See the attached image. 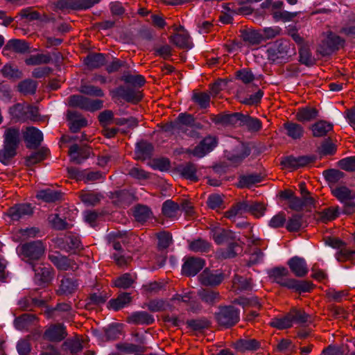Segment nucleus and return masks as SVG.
Masks as SVG:
<instances>
[{"mask_svg": "<svg viewBox=\"0 0 355 355\" xmlns=\"http://www.w3.org/2000/svg\"><path fill=\"white\" fill-rule=\"evenodd\" d=\"M78 90L83 95H71L68 98V105L69 107H77L82 110L90 112H94L103 108V100L98 98L92 99L87 97H103L105 96V93L101 88L82 81Z\"/></svg>", "mask_w": 355, "mask_h": 355, "instance_id": "1", "label": "nucleus"}, {"mask_svg": "<svg viewBox=\"0 0 355 355\" xmlns=\"http://www.w3.org/2000/svg\"><path fill=\"white\" fill-rule=\"evenodd\" d=\"M268 274L272 282L298 295L311 293L315 288L311 281L288 277L289 270L284 266L274 267Z\"/></svg>", "mask_w": 355, "mask_h": 355, "instance_id": "2", "label": "nucleus"}, {"mask_svg": "<svg viewBox=\"0 0 355 355\" xmlns=\"http://www.w3.org/2000/svg\"><path fill=\"white\" fill-rule=\"evenodd\" d=\"M120 80L132 87L120 85L110 91V95L113 99L122 98L128 103H137L141 100L142 96L133 87H141L146 83L144 76L132 75L124 72Z\"/></svg>", "mask_w": 355, "mask_h": 355, "instance_id": "3", "label": "nucleus"}, {"mask_svg": "<svg viewBox=\"0 0 355 355\" xmlns=\"http://www.w3.org/2000/svg\"><path fill=\"white\" fill-rule=\"evenodd\" d=\"M3 148L0 149V162L4 166H9L17 155V149L21 141L19 128H7L3 135Z\"/></svg>", "mask_w": 355, "mask_h": 355, "instance_id": "4", "label": "nucleus"}, {"mask_svg": "<svg viewBox=\"0 0 355 355\" xmlns=\"http://www.w3.org/2000/svg\"><path fill=\"white\" fill-rule=\"evenodd\" d=\"M296 53L295 45L283 39L276 40L266 50L268 60L273 63L286 62Z\"/></svg>", "mask_w": 355, "mask_h": 355, "instance_id": "5", "label": "nucleus"}, {"mask_svg": "<svg viewBox=\"0 0 355 355\" xmlns=\"http://www.w3.org/2000/svg\"><path fill=\"white\" fill-rule=\"evenodd\" d=\"M19 254L27 259L26 261L33 266V261L39 260L45 252V245L41 240L26 242L17 248Z\"/></svg>", "mask_w": 355, "mask_h": 355, "instance_id": "6", "label": "nucleus"}, {"mask_svg": "<svg viewBox=\"0 0 355 355\" xmlns=\"http://www.w3.org/2000/svg\"><path fill=\"white\" fill-rule=\"evenodd\" d=\"M214 318L219 326L229 329L239 322L240 310L232 305L220 306Z\"/></svg>", "mask_w": 355, "mask_h": 355, "instance_id": "7", "label": "nucleus"}, {"mask_svg": "<svg viewBox=\"0 0 355 355\" xmlns=\"http://www.w3.org/2000/svg\"><path fill=\"white\" fill-rule=\"evenodd\" d=\"M317 157L315 155H305L298 157L290 155L281 157L280 165L284 168L295 171L305 167L311 163H314Z\"/></svg>", "mask_w": 355, "mask_h": 355, "instance_id": "8", "label": "nucleus"}, {"mask_svg": "<svg viewBox=\"0 0 355 355\" xmlns=\"http://www.w3.org/2000/svg\"><path fill=\"white\" fill-rule=\"evenodd\" d=\"M34 207L31 203H17L9 207L4 215L8 217L12 222L19 221L33 214Z\"/></svg>", "mask_w": 355, "mask_h": 355, "instance_id": "9", "label": "nucleus"}, {"mask_svg": "<svg viewBox=\"0 0 355 355\" xmlns=\"http://www.w3.org/2000/svg\"><path fill=\"white\" fill-rule=\"evenodd\" d=\"M345 42L339 35L330 32L320 44L318 51L322 56H329L339 50Z\"/></svg>", "mask_w": 355, "mask_h": 355, "instance_id": "10", "label": "nucleus"}, {"mask_svg": "<svg viewBox=\"0 0 355 355\" xmlns=\"http://www.w3.org/2000/svg\"><path fill=\"white\" fill-rule=\"evenodd\" d=\"M182 274L187 277L196 276L205 266V260L198 257H184Z\"/></svg>", "mask_w": 355, "mask_h": 355, "instance_id": "11", "label": "nucleus"}, {"mask_svg": "<svg viewBox=\"0 0 355 355\" xmlns=\"http://www.w3.org/2000/svg\"><path fill=\"white\" fill-rule=\"evenodd\" d=\"M23 139L28 149H37L43 141L44 135L37 128L29 126L23 132Z\"/></svg>", "mask_w": 355, "mask_h": 355, "instance_id": "12", "label": "nucleus"}, {"mask_svg": "<svg viewBox=\"0 0 355 355\" xmlns=\"http://www.w3.org/2000/svg\"><path fill=\"white\" fill-rule=\"evenodd\" d=\"M67 327L63 323L50 324L44 331V338L53 343H59L67 336Z\"/></svg>", "mask_w": 355, "mask_h": 355, "instance_id": "13", "label": "nucleus"}, {"mask_svg": "<svg viewBox=\"0 0 355 355\" xmlns=\"http://www.w3.org/2000/svg\"><path fill=\"white\" fill-rule=\"evenodd\" d=\"M200 284L205 286H216L222 283L225 274L219 270L205 268L198 277Z\"/></svg>", "mask_w": 355, "mask_h": 355, "instance_id": "14", "label": "nucleus"}, {"mask_svg": "<svg viewBox=\"0 0 355 355\" xmlns=\"http://www.w3.org/2000/svg\"><path fill=\"white\" fill-rule=\"evenodd\" d=\"M287 265L295 277L303 278L309 273L308 264L304 257L293 256L287 261Z\"/></svg>", "mask_w": 355, "mask_h": 355, "instance_id": "15", "label": "nucleus"}, {"mask_svg": "<svg viewBox=\"0 0 355 355\" xmlns=\"http://www.w3.org/2000/svg\"><path fill=\"white\" fill-rule=\"evenodd\" d=\"M218 144V138L211 135H208L195 146V153L198 155V158H202L212 152Z\"/></svg>", "mask_w": 355, "mask_h": 355, "instance_id": "16", "label": "nucleus"}, {"mask_svg": "<svg viewBox=\"0 0 355 355\" xmlns=\"http://www.w3.org/2000/svg\"><path fill=\"white\" fill-rule=\"evenodd\" d=\"M210 234L217 245H222L224 243L236 239L235 232L218 226L212 227L210 230Z\"/></svg>", "mask_w": 355, "mask_h": 355, "instance_id": "17", "label": "nucleus"}, {"mask_svg": "<svg viewBox=\"0 0 355 355\" xmlns=\"http://www.w3.org/2000/svg\"><path fill=\"white\" fill-rule=\"evenodd\" d=\"M83 63L89 70L99 69L107 64L106 55L90 52L84 58Z\"/></svg>", "mask_w": 355, "mask_h": 355, "instance_id": "18", "label": "nucleus"}, {"mask_svg": "<svg viewBox=\"0 0 355 355\" xmlns=\"http://www.w3.org/2000/svg\"><path fill=\"white\" fill-rule=\"evenodd\" d=\"M33 270L35 272L34 282L40 286H45L51 281L53 274L49 268L38 266L33 264Z\"/></svg>", "mask_w": 355, "mask_h": 355, "instance_id": "19", "label": "nucleus"}, {"mask_svg": "<svg viewBox=\"0 0 355 355\" xmlns=\"http://www.w3.org/2000/svg\"><path fill=\"white\" fill-rule=\"evenodd\" d=\"M127 322L137 325H150L155 322L154 316L145 311L132 312L127 318Z\"/></svg>", "mask_w": 355, "mask_h": 355, "instance_id": "20", "label": "nucleus"}, {"mask_svg": "<svg viewBox=\"0 0 355 355\" xmlns=\"http://www.w3.org/2000/svg\"><path fill=\"white\" fill-rule=\"evenodd\" d=\"M78 286L79 283L78 279L64 276L60 280L57 294L58 295H71L78 290Z\"/></svg>", "mask_w": 355, "mask_h": 355, "instance_id": "21", "label": "nucleus"}, {"mask_svg": "<svg viewBox=\"0 0 355 355\" xmlns=\"http://www.w3.org/2000/svg\"><path fill=\"white\" fill-rule=\"evenodd\" d=\"M70 161L77 164H81L89 157L90 150L86 148H80L78 144L71 145L69 150Z\"/></svg>", "mask_w": 355, "mask_h": 355, "instance_id": "22", "label": "nucleus"}, {"mask_svg": "<svg viewBox=\"0 0 355 355\" xmlns=\"http://www.w3.org/2000/svg\"><path fill=\"white\" fill-rule=\"evenodd\" d=\"M132 297L130 293H121L116 298H112L108 302L107 308L110 310L118 311L128 306L132 302Z\"/></svg>", "mask_w": 355, "mask_h": 355, "instance_id": "23", "label": "nucleus"}, {"mask_svg": "<svg viewBox=\"0 0 355 355\" xmlns=\"http://www.w3.org/2000/svg\"><path fill=\"white\" fill-rule=\"evenodd\" d=\"M80 113L77 111H67V118L70 121L69 130L71 132L76 133L82 128L87 125V120L83 117L80 118Z\"/></svg>", "mask_w": 355, "mask_h": 355, "instance_id": "24", "label": "nucleus"}, {"mask_svg": "<svg viewBox=\"0 0 355 355\" xmlns=\"http://www.w3.org/2000/svg\"><path fill=\"white\" fill-rule=\"evenodd\" d=\"M263 176L261 173H250L247 175H241L239 176L236 186L238 188L250 189L254 184L260 183L263 181Z\"/></svg>", "mask_w": 355, "mask_h": 355, "instance_id": "25", "label": "nucleus"}, {"mask_svg": "<svg viewBox=\"0 0 355 355\" xmlns=\"http://www.w3.org/2000/svg\"><path fill=\"white\" fill-rule=\"evenodd\" d=\"M319 116V111L313 107L304 106L297 110L296 119L302 123L316 119Z\"/></svg>", "mask_w": 355, "mask_h": 355, "instance_id": "26", "label": "nucleus"}, {"mask_svg": "<svg viewBox=\"0 0 355 355\" xmlns=\"http://www.w3.org/2000/svg\"><path fill=\"white\" fill-rule=\"evenodd\" d=\"M309 128L314 137H323L333 130L334 124L325 120H319L313 123Z\"/></svg>", "mask_w": 355, "mask_h": 355, "instance_id": "27", "label": "nucleus"}, {"mask_svg": "<svg viewBox=\"0 0 355 355\" xmlns=\"http://www.w3.org/2000/svg\"><path fill=\"white\" fill-rule=\"evenodd\" d=\"M61 248L67 252L76 253L83 249L81 241L78 236L70 234L67 236L62 243Z\"/></svg>", "mask_w": 355, "mask_h": 355, "instance_id": "28", "label": "nucleus"}, {"mask_svg": "<svg viewBox=\"0 0 355 355\" xmlns=\"http://www.w3.org/2000/svg\"><path fill=\"white\" fill-rule=\"evenodd\" d=\"M49 149L47 147L42 146L35 151L31 153L30 155L24 157V164L26 166H32L44 160L49 153Z\"/></svg>", "mask_w": 355, "mask_h": 355, "instance_id": "29", "label": "nucleus"}, {"mask_svg": "<svg viewBox=\"0 0 355 355\" xmlns=\"http://www.w3.org/2000/svg\"><path fill=\"white\" fill-rule=\"evenodd\" d=\"M133 216L137 222L144 224L153 218V213L148 206L138 204L134 207Z\"/></svg>", "mask_w": 355, "mask_h": 355, "instance_id": "30", "label": "nucleus"}, {"mask_svg": "<svg viewBox=\"0 0 355 355\" xmlns=\"http://www.w3.org/2000/svg\"><path fill=\"white\" fill-rule=\"evenodd\" d=\"M37 317L35 314L24 313L16 317L13 321L14 327L19 331L28 330V329L34 324Z\"/></svg>", "mask_w": 355, "mask_h": 355, "instance_id": "31", "label": "nucleus"}, {"mask_svg": "<svg viewBox=\"0 0 355 355\" xmlns=\"http://www.w3.org/2000/svg\"><path fill=\"white\" fill-rule=\"evenodd\" d=\"M239 126H245L249 132H257L261 130L262 122L258 118L242 113Z\"/></svg>", "mask_w": 355, "mask_h": 355, "instance_id": "32", "label": "nucleus"}, {"mask_svg": "<svg viewBox=\"0 0 355 355\" xmlns=\"http://www.w3.org/2000/svg\"><path fill=\"white\" fill-rule=\"evenodd\" d=\"M261 347V343L257 340L252 339H239L234 343V348L240 352H254Z\"/></svg>", "mask_w": 355, "mask_h": 355, "instance_id": "33", "label": "nucleus"}, {"mask_svg": "<svg viewBox=\"0 0 355 355\" xmlns=\"http://www.w3.org/2000/svg\"><path fill=\"white\" fill-rule=\"evenodd\" d=\"M283 126L286 135L293 140H298L303 137L304 128L302 125L293 121H287L284 123Z\"/></svg>", "mask_w": 355, "mask_h": 355, "instance_id": "34", "label": "nucleus"}, {"mask_svg": "<svg viewBox=\"0 0 355 355\" xmlns=\"http://www.w3.org/2000/svg\"><path fill=\"white\" fill-rule=\"evenodd\" d=\"M19 308L23 311H33L35 307H44L46 301L37 297H25L18 302Z\"/></svg>", "mask_w": 355, "mask_h": 355, "instance_id": "35", "label": "nucleus"}, {"mask_svg": "<svg viewBox=\"0 0 355 355\" xmlns=\"http://www.w3.org/2000/svg\"><path fill=\"white\" fill-rule=\"evenodd\" d=\"M178 171L181 176L187 180L193 182H198V177L196 175V165L191 162H187L185 164H181L178 166Z\"/></svg>", "mask_w": 355, "mask_h": 355, "instance_id": "36", "label": "nucleus"}, {"mask_svg": "<svg viewBox=\"0 0 355 355\" xmlns=\"http://www.w3.org/2000/svg\"><path fill=\"white\" fill-rule=\"evenodd\" d=\"M35 197L45 202H55L62 198V192L48 188L38 191Z\"/></svg>", "mask_w": 355, "mask_h": 355, "instance_id": "37", "label": "nucleus"}, {"mask_svg": "<svg viewBox=\"0 0 355 355\" xmlns=\"http://www.w3.org/2000/svg\"><path fill=\"white\" fill-rule=\"evenodd\" d=\"M304 214H293L286 222V229L290 232H297L304 227Z\"/></svg>", "mask_w": 355, "mask_h": 355, "instance_id": "38", "label": "nucleus"}, {"mask_svg": "<svg viewBox=\"0 0 355 355\" xmlns=\"http://www.w3.org/2000/svg\"><path fill=\"white\" fill-rule=\"evenodd\" d=\"M298 62L307 67H313L315 63V59L311 51L310 44L298 48Z\"/></svg>", "mask_w": 355, "mask_h": 355, "instance_id": "39", "label": "nucleus"}, {"mask_svg": "<svg viewBox=\"0 0 355 355\" xmlns=\"http://www.w3.org/2000/svg\"><path fill=\"white\" fill-rule=\"evenodd\" d=\"M8 113L12 119L15 121L25 122L27 121L26 105L24 103H17L10 107Z\"/></svg>", "mask_w": 355, "mask_h": 355, "instance_id": "40", "label": "nucleus"}, {"mask_svg": "<svg viewBox=\"0 0 355 355\" xmlns=\"http://www.w3.org/2000/svg\"><path fill=\"white\" fill-rule=\"evenodd\" d=\"M250 201L243 200L234 205L229 210L226 211V217L232 219L239 214L250 213Z\"/></svg>", "mask_w": 355, "mask_h": 355, "instance_id": "41", "label": "nucleus"}, {"mask_svg": "<svg viewBox=\"0 0 355 355\" xmlns=\"http://www.w3.org/2000/svg\"><path fill=\"white\" fill-rule=\"evenodd\" d=\"M37 83L31 78H26L19 83L17 85V91L21 94L34 95L37 89Z\"/></svg>", "mask_w": 355, "mask_h": 355, "instance_id": "42", "label": "nucleus"}, {"mask_svg": "<svg viewBox=\"0 0 355 355\" xmlns=\"http://www.w3.org/2000/svg\"><path fill=\"white\" fill-rule=\"evenodd\" d=\"M44 314L48 319H54L56 317V312H69L71 310V305L69 303H58L55 306H50L46 304L44 306Z\"/></svg>", "mask_w": 355, "mask_h": 355, "instance_id": "43", "label": "nucleus"}, {"mask_svg": "<svg viewBox=\"0 0 355 355\" xmlns=\"http://www.w3.org/2000/svg\"><path fill=\"white\" fill-rule=\"evenodd\" d=\"M104 336L106 340L117 339L122 332V324L112 322L103 327Z\"/></svg>", "mask_w": 355, "mask_h": 355, "instance_id": "44", "label": "nucleus"}, {"mask_svg": "<svg viewBox=\"0 0 355 355\" xmlns=\"http://www.w3.org/2000/svg\"><path fill=\"white\" fill-rule=\"evenodd\" d=\"M242 40L251 45H257L263 42L261 33L255 30H244L241 32Z\"/></svg>", "mask_w": 355, "mask_h": 355, "instance_id": "45", "label": "nucleus"}, {"mask_svg": "<svg viewBox=\"0 0 355 355\" xmlns=\"http://www.w3.org/2000/svg\"><path fill=\"white\" fill-rule=\"evenodd\" d=\"M191 101L198 105L201 110L207 109L210 106L211 96L206 92H193Z\"/></svg>", "mask_w": 355, "mask_h": 355, "instance_id": "46", "label": "nucleus"}, {"mask_svg": "<svg viewBox=\"0 0 355 355\" xmlns=\"http://www.w3.org/2000/svg\"><path fill=\"white\" fill-rule=\"evenodd\" d=\"M186 324L189 329L194 331H201L211 326V322L205 317L188 320Z\"/></svg>", "mask_w": 355, "mask_h": 355, "instance_id": "47", "label": "nucleus"}, {"mask_svg": "<svg viewBox=\"0 0 355 355\" xmlns=\"http://www.w3.org/2000/svg\"><path fill=\"white\" fill-rule=\"evenodd\" d=\"M227 243L226 248L220 249L218 251V256L224 259L236 257L238 254V250L241 249L239 243L235 241H230Z\"/></svg>", "mask_w": 355, "mask_h": 355, "instance_id": "48", "label": "nucleus"}, {"mask_svg": "<svg viewBox=\"0 0 355 355\" xmlns=\"http://www.w3.org/2000/svg\"><path fill=\"white\" fill-rule=\"evenodd\" d=\"M109 297L107 293L103 291L100 293H92L87 298L86 308L89 309L92 306H101L104 304Z\"/></svg>", "mask_w": 355, "mask_h": 355, "instance_id": "49", "label": "nucleus"}, {"mask_svg": "<svg viewBox=\"0 0 355 355\" xmlns=\"http://www.w3.org/2000/svg\"><path fill=\"white\" fill-rule=\"evenodd\" d=\"M332 193L341 203L348 200H355V193L345 186L336 187L332 191Z\"/></svg>", "mask_w": 355, "mask_h": 355, "instance_id": "50", "label": "nucleus"}, {"mask_svg": "<svg viewBox=\"0 0 355 355\" xmlns=\"http://www.w3.org/2000/svg\"><path fill=\"white\" fill-rule=\"evenodd\" d=\"M337 150V146L331 142V139L329 137L324 139L318 148V153L320 157L334 155Z\"/></svg>", "mask_w": 355, "mask_h": 355, "instance_id": "51", "label": "nucleus"}, {"mask_svg": "<svg viewBox=\"0 0 355 355\" xmlns=\"http://www.w3.org/2000/svg\"><path fill=\"white\" fill-rule=\"evenodd\" d=\"M116 348L121 352L132 354L135 353H143L145 347L139 345L128 343H119L116 345Z\"/></svg>", "mask_w": 355, "mask_h": 355, "instance_id": "52", "label": "nucleus"}, {"mask_svg": "<svg viewBox=\"0 0 355 355\" xmlns=\"http://www.w3.org/2000/svg\"><path fill=\"white\" fill-rule=\"evenodd\" d=\"M153 151V145L147 141L141 140L135 145V153L143 155L144 158H150Z\"/></svg>", "mask_w": 355, "mask_h": 355, "instance_id": "53", "label": "nucleus"}, {"mask_svg": "<svg viewBox=\"0 0 355 355\" xmlns=\"http://www.w3.org/2000/svg\"><path fill=\"white\" fill-rule=\"evenodd\" d=\"M81 201L87 206L94 207L104 198L101 193H84L80 196Z\"/></svg>", "mask_w": 355, "mask_h": 355, "instance_id": "54", "label": "nucleus"}, {"mask_svg": "<svg viewBox=\"0 0 355 355\" xmlns=\"http://www.w3.org/2000/svg\"><path fill=\"white\" fill-rule=\"evenodd\" d=\"M1 71L3 76L8 79L17 80L23 76L22 71L11 64H6L1 69Z\"/></svg>", "mask_w": 355, "mask_h": 355, "instance_id": "55", "label": "nucleus"}, {"mask_svg": "<svg viewBox=\"0 0 355 355\" xmlns=\"http://www.w3.org/2000/svg\"><path fill=\"white\" fill-rule=\"evenodd\" d=\"M189 250L194 252H208L211 244L202 239H195L189 243Z\"/></svg>", "mask_w": 355, "mask_h": 355, "instance_id": "56", "label": "nucleus"}, {"mask_svg": "<svg viewBox=\"0 0 355 355\" xmlns=\"http://www.w3.org/2000/svg\"><path fill=\"white\" fill-rule=\"evenodd\" d=\"M6 48L12 49L15 52L19 53H25L29 50L28 43L25 40L18 39L10 40L8 42Z\"/></svg>", "mask_w": 355, "mask_h": 355, "instance_id": "57", "label": "nucleus"}, {"mask_svg": "<svg viewBox=\"0 0 355 355\" xmlns=\"http://www.w3.org/2000/svg\"><path fill=\"white\" fill-rule=\"evenodd\" d=\"M322 176L327 182L336 184L345 177V173L338 169L329 168L323 171Z\"/></svg>", "mask_w": 355, "mask_h": 355, "instance_id": "58", "label": "nucleus"}, {"mask_svg": "<svg viewBox=\"0 0 355 355\" xmlns=\"http://www.w3.org/2000/svg\"><path fill=\"white\" fill-rule=\"evenodd\" d=\"M298 12H289L287 10L273 11L271 15L275 22L283 21L288 22L293 20L298 15Z\"/></svg>", "mask_w": 355, "mask_h": 355, "instance_id": "59", "label": "nucleus"}, {"mask_svg": "<svg viewBox=\"0 0 355 355\" xmlns=\"http://www.w3.org/2000/svg\"><path fill=\"white\" fill-rule=\"evenodd\" d=\"M179 210L180 205L171 199L164 201L162 206V214L168 218L174 216Z\"/></svg>", "mask_w": 355, "mask_h": 355, "instance_id": "60", "label": "nucleus"}, {"mask_svg": "<svg viewBox=\"0 0 355 355\" xmlns=\"http://www.w3.org/2000/svg\"><path fill=\"white\" fill-rule=\"evenodd\" d=\"M149 166L153 170H157L161 172L168 171L171 168V161L167 157L155 158L152 160Z\"/></svg>", "mask_w": 355, "mask_h": 355, "instance_id": "61", "label": "nucleus"}, {"mask_svg": "<svg viewBox=\"0 0 355 355\" xmlns=\"http://www.w3.org/2000/svg\"><path fill=\"white\" fill-rule=\"evenodd\" d=\"M51 61V57L48 54L39 53L32 55L25 60L26 64L28 66L48 64Z\"/></svg>", "mask_w": 355, "mask_h": 355, "instance_id": "62", "label": "nucleus"}, {"mask_svg": "<svg viewBox=\"0 0 355 355\" xmlns=\"http://www.w3.org/2000/svg\"><path fill=\"white\" fill-rule=\"evenodd\" d=\"M49 259L58 270H68L70 268V260L66 256L50 255Z\"/></svg>", "mask_w": 355, "mask_h": 355, "instance_id": "63", "label": "nucleus"}, {"mask_svg": "<svg viewBox=\"0 0 355 355\" xmlns=\"http://www.w3.org/2000/svg\"><path fill=\"white\" fill-rule=\"evenodd\" d=\"M134 283L130 273H124L114 279V286L119 288L128 289Z\"/></svg>", "mask_w": 355, "mask_h": 355, "instance_id": "64", "label": "nucleus"}]
</instances>
